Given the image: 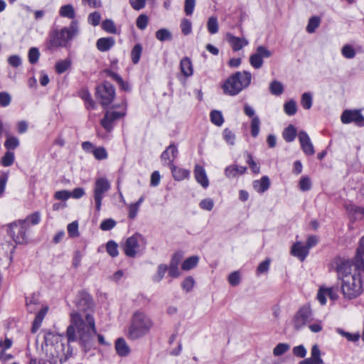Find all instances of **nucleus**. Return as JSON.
Segmentation results:
<instances>
[{
    "label": "nucleus",
    "mask_w": 364,
    "mask_h": 364,
    "mask_svg": "<svg viewBox=\"0 0 364 364\" xmlns=\"http://www.w3.org/2000/svg\"><path fill=\"white\" fill-rule=\"evenodd\" d=\"M338 279L342 281L343 296L352 299L363 291L361 275L364 274V236L358 242L353 261L338 257L334 261Z\"/></svg>",
    "instance_id": "nucleus-1"
},
{
    "label": "nucleus",
    "mask_w": 364,
    "mask_h": 364,
    "mask_svg": "<svg viewBox=\"0 0 364 364\" xmlns=\"http://www.w3.org/2000/svg\"><path fill=\"white\" fill-rule=\"evenodd\" d=\"M66 336L68 343L78 340L85 350L90 349L95 336L100 345H109L102 335L97 334L94 317L89 313L85 314V319L76 311L70 313V324L67 328Z\"/></svg>",
    "instance_id": "nucleus-2"
},
{
    "label": "nucleus",
    "mask_w": 364,
    "mask_h": 364,
    "mask_svg": "<svg viewBox=\"0 0 364 364\" xmlns=\"http://www.w3.org/2000/svg\"><path fill=\"white\" fill-rule=\"evenodd\" d=\"M45 345L43 349L45 350L47 358L56 364L58 362L63 363L72 355L73 350L70 346L65 345L60 336L48 332L44 336Z\"/></svg>",
    "instance_id": "nucleus-3"
},
{
    "label": "nucleus",
    "mask_w": 364,
    "mask_h": 364,
    "mask_svg": "<svg viewBox=\"0 0 364 364\" xmlns=\"http://www.w3.org/2000/svg\"><path fill=\"white\" fill-rule=\"evenodd\" d=\"M153 326V321L148 314L137 311L132 316L127 337L133 341L141 338L149 333Z\"/></svg>",
    "instance_id": "nucleus-4"
},
{
    "label": "nucleus",
    "mask_w": 364,
    "mask_h": 364,
    "mask_svg": "<svg viewBox=\"0 0 364 364\" xmlns=\"http://www.w3.org/2000/svg\"><path fill=\"white\" fill-rule=\"evenodd\" d=\"M252 80V75L250 72H237L229 77L223 85L225 94L234 96L247 87Z\"/></svg>",
    "instance_id": "nucleus-5"
},
{
    "label": "nucleus",
    "mask_w": 364,
    "mask_h": 364,
    "mask_svg": "<svg viewBox=\"0 0 364 364\" xmlns=\"http://www.w3.org/2000/svg\"><path fill=\"white\" fill-rule=\"evenodd\" d=\"M78 33V26L76 21H72L68 27L60 30H54L50 33L49 43L51 47H68L69 42Z\"/></svg>",
    "instance_id": "nucleus-6"
},
{
    "label": "nucleus",
    "mask_w": 364,
    "mask_h": 364,
    "mask_svg": "<svg viewBox=\"0 0 364 364\" xmlns=\"http://www.w3.org/2000/svg\"><path fill=\"white\" fill-rule=\"evenodd\" d=\"M110 188L111 184L107 178L105 177L96 178L93 188V199L95 201V209L97 212L100 211L102 199Z\"/></svg>",
    "instance_id": "nucleus-7"
},
{
    "label": "nucleus",
    "mask_w": 364,
    "mask_h": 364,
    "mask_svg": "<svg viewBox=\"0 0 364 364\" xmlns=\"http://www.w3.org/2000/svg\"><path fill=\"white\" fill-rule=\"evenodd\" d=\"M27 221L19 220L10 225L8 233L16 243L23 244L27 241Z\"/></svg>",
    "instance_id": "nucleus-8"
},
{
    "label": "nucleus",
    "mask_w": 364,
    "mask_h": 364,
    "mask_svg": "<svg viewBox=\"0 0 364 364\" xmlns=\"http://www.w3.org/2000/svg\"><path fill=\"white\" fill-rule=\"evenodd\" d=\"M96 95L97 97L100 99V103L102 106H107L114 99V87L110 82H104L102 85L97 86Z\"/></svg>",
    "instance_id": "nucleus-9"
},
{
    "label": "nucleus",
    "mask_w": 364,
    "mask_h": 364,
    "mask_svg": "<svg viewBox=\"0 0 364 364\" xmlns=\"http://www.w3.org/2000/svg\"><path fill=\"white\" fill-rule=\"evenodd\" d=\"M122 105L124 107V111H107L104 117L101 119L100 124L107 132H111L114 128L115 122L126 115L127 102L124 101Z\"/></svg>",
    "instance_id": "nucleus-10"
},
{
    "label": "nucleus",
    "mask_w": 364,
    "mask_h": 364,
    "mask_svg": "<svg viewBox=\"0 0 364 364\" xmlns=\"http://www.w3.org/2000/svg\"><path fill=\"white\" fill-rule=\"evenodd\" d=\"M311 320L312 312L310 307L306 306H302L294 316V326L295 329L299 330Z\"/></svg>",
    "instance_id": "nucleus-11"
},
{
    "label": "nucleus",
    "mask_w": 364,
    "mask_h": 364,
    "mask_svg": "<svg viewBox=\"0 0 364 364\" xmlns=\"http://www.w3.org/2000/svg\"><path fill=\"white\" fill-rule=\"evenodd\" d=\"M272 56V52L266 47L260 46L256 49V53L250 58V65L255 69L260 68L263 65V58H267Z\"/></svg>",
    "instance_id": "nucleus-12"
},
{
    "label": "nucleus",
    "mask_w": 364,
    "mask_h": 364,
    "mask_svg": "<svg viewBox=\"0 0 364 364\" xmlns=\"http://www.w3.org/2000/svg\"><path fill=\"white\" fill-rule=\"evenodd\" d=\"M75 304L79 311L87 312L93 307L90 295L86 291H80L75 299Z\"/></svg>",
    "instance_id": "nucleus-13"
},
{
    "label": "nucleus",
    "mask_w": 364,
    "mask_h": 364,
    "mask_svg": "<svg viewBox=\"0 0 364 364\" xmlns=\"http://www.w3.org/2000/svg\"><path fill=\"white\" fill-rule=\"evenodd\" d=\"M341 119L343 124L353 122L358 127L364 126V117L359 110H345L341 114Z\"/></svg>",
    "instance_id": "nucleus-14"
},
{
    "label": "nucleus",
    "mask_w": 364,
    "mask_h": 364,
    "mask_svg": "<svg viewBox=\"0 0 364 364\" xmlns=\"http://www.w3.org/2000/svg\"><path fill=\"white\" fill-rule=\"evenodd\" d=\"M337 291V287H321L317 293V299L321 305H325L326 304V296H328L332 301H336L338 299Z\"/></svg>",
    "instance_id": "nucleus-15"
},
{
    "label": "nucleus",
    "mask_w": 364,
    "mask_h": 364,
    "mask_svg": "<svg viewBox=\"0 0 364 364\" xmlns=\"http://www.w3.org/2000/svg\"><path fill=\"white\" fill-rule=\"evenodd\" d=\"M141 237L140 235L135 234L127 239L124 246V251L127 256L130 257L136 256L139 247V239Z\"/></svg>",
    "instance_id": "nucleus-16"
},
{
    "label": "nucleus",
    "mask_w": 364,
    "mask_h": 364,
    "mask_svg": "<svg viewBox=\"0 0 364 364\" xmlns=\"http://www.w3.org/2000/svg\"><path fill=\"white\" fill-rule=\"evenodd\" d=\"M298 138L304 153L307 156L314 155L315 150L308 134L304 131H300L298 134Z\"/></svg>",
    "instance_id": "nucleus-17"
},
{
    "label": "nucleus",
    "mask_w": 364,
    "mask_h": 364,
    "mask_svg": "<svg viewBox=\"0 0 364 364\" xmlns=\"http://www.w3.org/2000/svg\"><path fill=\"white\" fill-rule=\"evenodd\" d=\"M226 40L234 51H238L248 45V41L246 38L236 37L230 33L226 34Z\"/></svg>",
    "instance_id": "nucleus-18"
},
{
    "label": "nucleus",
    "mask_w": 364,
    "mask_h": 364,
    "mask_svg": "<svg viewBox=\"0 0 364 364\" xmlns=\"http://www.w3.org/2000/svg\"><path fill=\"white\" fill-rule=\"evenodd\" d=\"M194 176L196 181L200 184L204 188L209 186V181L204 168L196 164L194 168Z\"/></svg>",
    "instance_id": "nucleus-19"
},
{
    "label": "nucleus",
    "mask_w": 364,
    "mask_h": 364,
    "mask_svg": "<svg viewBox=\"0 0 364 364\" xmlns=\"http://www.w3.org/2000/svg\"><path fill=\"white\" fill-rule=\"evenodd\" d=\"M178 149L174 144L169 145L161 154V160L169 166L170 161L173 164L174 159L177 157Z\"/></svg>",
    "instance_id": "nucleus-20"
},
{
    "label": "nucleus",
    "mask_w": 364,
    "mask_h": 364,
    "mask_svg": "<svg viewBox=\"0 0 364 364\" xmlns=\"http://www.w3.org/2000/svg\"><path fill=\"white\" fill-rule=\"evenodd\" d=\"M169 167L171 170L173 177L176 181H182L188 178L190 176V171L188 170L176 166L172 164L171 161H170Z\"/></svg>",
    "instance_id": "nucleus-21"
},
{
    "label": "nucleus",
    "mask_w": 364,
    "mask_h": 364,
    "mask_svg": "<svg viewBox=\"0 0 364 364\" xmlns=\"http://www.w3.org/2000/svg\"><path fill=\"white\" fill-rule=\"evenodd\" d=\"M291 254L298 257L301 261H304L309 254V250L306 246L302 245L301 242H296L292 246Z\"/></svg>",
    "instance_id": "nucleus-22"
},
{
    "label": "nucleus",
    "mask_w": 364,
    "mask_h": 364,
    "mask_svg": "<svg viewBox=\"0 0 364 364\" xmlns=\"http://www.w3.org/2000/svg\"><path fill=\"white\" fill-rule=\"evenodd\" d=\"M115 350L121 357H126L130 353V348L123 338H119L115 341Z\"/></svg>",
    "instance_id": "nucleus-23"
},
{
    "label": "nucleus",
    "mask_w": 364,
    "mask_h": 364,
    "mask_svg": "<svg viewBox=\"0 0 364 364\" xmlns=\"http://www.w3.org/2000/svg\"><path fill=\"white\" fill-rule=\"evenodd\" d=\"M115 43V41L112 37L100 38L97 41L96 46L101 52L109 50Z\"/></svg>",
    "instance_id": "nucleus-24"
},
{
    "label": "nucleus",
    "mask_w": 364,
    "mask_h": 364,
    "mask_svg": "<svg viewBox=\"0 0 364 364\" xmlns=\"http://www.w3.org/2000/svg\"><path fill=\"white\" fill-rule=\"evenodd\" d=\"M247 168L237 165H230L225 168V175L228 178H234L245 173Z\"/></svg>",
    "instance_id": "nucleus-25"
},
{
    "label": "nucleus",
    "mask_w": 364,
    "mask_h": 364,
    "mask_svg": "<svg viewBox=\"0 0 364 364\" xmlns=\"http://www.w3.org/2000/svg\"><path fill=\"white\" fill-rule=\"evenodd\" d=\"M180 69L182 74L186 77L193 75V65L191 59L188 57H185L181 59L180 62Z\"/></svg>",
    "instance_id": "nucleus-26"
},
{
    "label": "nucleus",
    "mask_w": 364,
    "mask_h": 364,
    "mask_svg": "<svg viewBox=\"0 0 364 364\" xmlns=\"http://www.w3.org/2000/svg\"><path fill=\"white\" fill-rule=\"evenodd\" d=\"M270 186V181L267 176H262L260 180L255 181L253 188L257 193H264Z\"/></svg>",
    "instance_id": "nucleus-27"
},
{
    "label": "nucleus",
    "mask_w": 364,
    "mask_h": 364,
    "mask_svg": "<svg viewBox=\"0 0 364 364\" xmlns=\"http://www.w3.org/2000/svg\"><path fill=\"white\" fill-rule=\"evenodd\" d=\"M346 210L349 215L355 220L361 219L364 215V208L355 205L349 204L346 205Z\"/></svg>",
    "instance_id": "nucleus-28"
},
{
    "label": "nucleus",
    "mask_w": 364,
    "mask_h": 364,
    "mask_svg": "<svg viewBox=\"0 0 364 364\" xmlns=\"http://www.w3.org/2000/svg\"><path fill=\"white\" fill-rule=\"evenodd\" d=\"M48 311L47 306L43 307L36 314V318L33 322L32 332L36 333V331L40 328L41 323Z\"/></svg>",
    "instance_id": "nucleus-29"
},
{
    "label": "nucleus",
    "mask_w": 364,
    "mask_h": 364,
    "mask_svg": "<svg viewBox=\"0 0 364 364\" xmlns=\"http://www.w3.org/2000/svg\"><path fill=\"white\" fill-rule=\"evenodd\" d=\"M59 14L60 16L69 19H73L75 17V11L72 4L62 6L59 10Z\"/></svg>",
    "instance_id": "nucleus-30"
},
{
    "label": "nucleus",
    "mask_w": 364,
    "mask_h": 364,
    "mask_svg": "<svg viewBox=\"0 0 364 364\" xmlns=\"http://www.w3.org/2000/svg\"><path fill=\"white\" fill-rule=\"evenodd\" d=\"M26 304L27 306L28 311L30 313H33L36 310V306H38L40 304L38 294H33L30 296L26 298Z\"/></svg>",
    "instance_id": "nucleus-31"
},
{
    "label": "nucleus",
    "mask_w": 364,
    "mask_h": 364,
    "mask_svg": "<svg viewBox=\"0 0 364 364\" xmlns=\"http://www.w3.org/2000/svg\"><path fill=\"white\" fill-rule=\"evenodd\" d=\"M283 138L287 142L293 141L296 136V129L292 124H289L284 129L282 133Z\"/></svg>",
    "instance_id": "nucleus-32"
},
{
    "label": "nucleus",
    "mask_w": 364,
    "mask_h": 364,
    "mask_svg": "<svg viewBox=\"0 0 364 364\" xmlns=\"http://www.w3.org/2000/svg\"><path fill=\"white\" fill-rule=\"evenodd\" d=\"M207 29L209 33L215 34L219 31V24L218 18L215 16H212L208 18L207 21Z\"/></svg>",
    "instance_id": "nucleus-33"
},
{
    "label": "nucleus",
    "mask_w": 364,
    "mask_h": 364,
    "mask_svg": "<svg viewBox=\"0 0 364 364\" xmlns=\"http://www.w3.org/2000/svg\"><path fill=\"white\" fill-rule=\"evenodd\" d=\"M210 121L218 127L222 126L224 122V118L222 112L218 110H213L210 114Z\"/></svg>",
    "instance_id": "nucleus-34"
},
{
    "label": "nucleus",
    "mask_w": 364,
    "mask_h": 364,
    "mask_svg": "<svg viewBox=\"0 0 364 364\" xmlns=\"http://www.w3.org/2000/svg\"><path fill=\"white\" fill-rule=\"evenodd\" d=\"M199 258L197 256H192L183 261L181 265V268L183 270H190L195 267L198 262Z\"/></svg>",
    "instance_id": "nucleus-35"
},
{
    "label": "nucleus",
    "mask_w": 364,
    "mask_h": 364,
    "mask_svg": "<svg viewBox=\"0 0 364 364\" xmlns=\"http://www.w3.org/2000/svg\"><path fill=\"white\" fill-rule=\"evenodd\" d=\"M284 111L289 116L294 115L297 112L296 102L294 100L285 102L284 105Z\"/></svg>",
    "instance_id": "nucleus-36"
},
{
    "label": "nucleus",
    "mask_w": 364,
    "mask_h": 364,
    "mask_svg": "<svg viewBox=\"0 0 364 364\" xmlns=\"http://www.w3.org/2000/svg\"><path fill=\"white\" fill-rule=\"evenodd\" d=\"M269 91L272 95L279 96L284 92L283 85L277 80H274L269 85Z\"/></svg>",
    "instance_id": "nucleus-37"
},
{
    "label": "nucleus",
    "mask_w": 364,
    "mask_h": 364,
    "mask_svg": "<svg viewBox=\"0 0 364 364\" xmlns=\"http://www.w3.org/2000/svg\"><path fill=\"white\" fill-rule=\"evenodd\" d=\"M321 19L318 16H313L309 18L308 25L306 26V31L309 33H314L316 29L319 26Z\"/></svg>",
    "instance_id": "nucleus-38"
},
{
    "label": "nucleus",
    "mask_w": 364,
    "mask_h": 364,
    "mask_svg": "<svg viewBox=\"0 0 364 364\" xmlns=\"http://www.w3.org/2000/svg\"><path fill=\"white\" fill-rule=\"evenodd\" d=\"M156 38L160 41H171V33L166 28H161L156 32Z\"/></svg>",
    "instance_id": "nucleus-39"
},
{
    "label": "nucleus",
    "mask_w": 364,
    "mask_h": 364,
    "mask_svg": "<svg viewBox=\"0 0 364 364\" xmlns=\"http://www.w3.org/2000/svg\"><path fill=\"white\" fill-rule=\"evenodd\" d=\"M71 65V60L68 58L60 60L55 64V70L58 73L62 74L65 72Z\"/></svg>",
    "instance_id": "nucleus-40"
},
{
    "label": "nucleus",
    "mask_w": 364,
    "mask_h": 364,
    "mask_svg": "<svg viewBox=\"0 0 364 364\" xmlns=\"http://www.w3.org/2000/svg\"><path fill=\"white\" fill-rule=\"evenodd\" d=\"M142 53V46L140 44H136L132 48L131 53L132 61L134 64L139 63Z\"/></svg>",
    "instance_id": "nucleus-41"
},
{
    "label": "nucleus",
    "mask_w": 364,
    "mask_h": 364,
    "mask_svg": "<svg viewBox=\"0 0 364 364\" xmlns=\"http://www.w3.org/2000/svg\"><path fill=\"white\" fill-rule=\"evenodd\" d=\"M260 119L257 116L254 117L251 120L250 128L251 135L257 137L259 132Z\"/></svg>",
    "instance_id": "nucleus-42"
},
{
    "label": "nucleus",
    "mask_w": 364,
    "mask_h": 364,
    "mask_svg": "<svg viewBox=\"0 0 364 364\" xmlns=\"http://www.w3.org/2000/svg\"><path fill=\"white\" fill-rule=\"evenodd\" d=\"M312 96L309 92H304L301 99V105L305 109H309L312 106Z\"/></svg>",
    "instance_id": "nucleus-43"
},
{
    "label": "nucleus",
    "mask_w": 364,
    "mask_h": 364,
    "mask_svg": "<svg viewBox=\"0 0 364 364\" xmlns=\"http://www.w3.org/2000/svg\"><path fill=\"white\" fill-rule=\"evenodd\" d=\"M341 53L347 59L353 58L356 54L354 48L349 44H346L342 48Z\"/></svg>",
    "instance_id": "nucleus-44"
},
{
    "label": "nucleus",
    "mask_w": 364,
    "mask_h": 364,
    "mask_svg": "<svg viewBox=\"0 0 364 364\" xmlns=\"http://www.w3.org/2000/svg\"><path fill=\"white\" fill-rule=\"evenodd\" d=\"M102 28L104 31L109 33H117V28L114 23L111 19H106L102 23Z\"/></svg>",
    "instance_id": "nucleus-45"
},
{
    "label": "nucleus",
    "mask_w": 364,
    "mask_h": 364,
    "mask_svg": "<svg viewBox=\"0 0 364 364\" xmlns=\"http://www.w3.org/2000/svg\"><path fill=\"white\" fill-rule=\"evenodd\" d=\"M290 348L287 343H280L277 344L273 350V353L275 356H279L285 353Z\"/></svg>",
    "instance_id": "nucleus-46"
},
{
    "label": "nucleus",
    "mask_w": 364,
    "mask_h": 364,
    "mask_svg": "<svg viewBox=\"0 0 364 364\" xmlns=\"http://www.w3.org/2000/svg\"><path fill=\"white\" fill-rule=\"evenodd\" d=\"M92 154L97 160H104L108 156L106 149L102 146L95 147V149H93Z\"/></svg>",
    "instance_id": "nucleus-47"
},
{
    "label": "nucleus",
    "mask_w": 364,
    "mask_h": 364,
    "mask_svg": "<svg viewBox=\"0 0 364 364\" xmlns=\"http://www.w3.org/2000/svg\"><path fill=\"white\" fill-rule=\"evenodd\" d=\"M311 358L317 364H323V360L321 358V352L317 345L313 346L311 352Z\"/></svg>",
    "instance_id": "nucleus-48"
},
{
    "label": "nucleus",
    "mask_w": 364,
    "mask_h": 364,
    "mask_svg": "<svg viewBox=\"0 0 364 364\" xmlns=\"http://www.w3.org/2000/svg\"><path fill=\"white\" fill-rule=\"evenodd\" d=\"M13 344V341L11 339L9 338H6L4 340H0V359H3V356L4 355V352L9 349Z\"/></svg>",
    "instance_id": "nucleus-49"
},
{
    "label": "nucleus",
    "mask_w": 364,
    "mask_h": 364,
    "mask_svg": "<svg viewBox=\"0 0 364 364\" xmlns=\"http://www.w3.org/2000/svg\"><path fill=\"white\" fill-rule=\"evenodd\" d=\"M223 136L225 141L230 145L235 144V134L228 128H225L223 132Z\"/></svg>",
    "instance_id": "nucleus-50"
},
{
    "label": "nucleus",
    "mask_w": 364,
    "mask_h": 364,
    "mask_svg": "<svg viewBox=\"0 0 364 364\" xmlns=\"http://www.w3.org/2000/svg\"><path fill=\"white\" fill-rule=\"evenodd\" d=\"M107 253L112 257H117L119 254L118 252V245L117 244L110 240L107 243Z\"/></svg>",
    "instance_id": "nucleus-51"
},
{
    "label": "nucleus",
    "mask_w": 364,
    "mask_h": 364,
    "mask_svg": "<svg viewBox=\"0 0 364 364\" xmlns=\"http://www.w3.org/2000/svg\"><path fill=\"white\" fill-rule=\"evenodd\" d=\"M14 161V154L11 151L5 153L4 156L1 158V165L8 167L13 164Z\"/></svg>",
    "instance_id": "nucleus-52"
},
{
    "label": "nucleus",
    "mask_w": 364,
    "mask_h": 364,
    "mask_svg": "<svg viewBox=\"0 0 364 364\" xmlns=\"http://www.w3.org/2000/svg\"><path fill=\"white\" fill-rule=\"evenodd\" d=\"M149 22V18L145 14H141L138 16L136 24L139 29L140 30H144L148 24Z\"/></svg>",
    "instance_id": "nucleus-53"
},
{
    "label": "nucleus",
    "mask_w": 364,
    "mask_h": 364,
    "mask_svg": "<svg viewBox=\"0 0 364 364\" xmlns=\"http://www.w3.org/2000/svg\"><path fill=\"white\" fill-rule=\"evenodd\" d=\"M40 53L37 48H31L28 51V60L31 64H35L38 61Z\"/></svg>",
    "instance_id": "nucleus-54"
},
{
    "label": "nucleus",
    "mask_w": 364,
    "mask_h": 364,
    "mask_svg": "<svg viewBox=\"0 0 364 364\" xmlns=\"http://www.w3.org/2000/svg\"><path fill=\"white\" fill-rule=\"evenodd\" d=\"M88 22L93 26H98L100 23L101 15L99 12L95 11L89 14Z\"/></svg>",
    "instance_id": "nucleus-55"
},
{
    "label": "nucleus",
    "mask_w": 364,
    "mask_h": 364,
    "mask_svg": "<svg viewBox=\"0 0 364 364\" xmlns=\"http://www.w3.org/2000/svg\"><path fill=\"white\" fill-rule=\"evenodd\" d=\"M181 31L184 35H188L192 31V24L190 20L183 18L181 23Z\"/></svg>",
    "instance_id": "nucleus-56"
},
{
    "label": "nucleus",
    "mask_w": 364,
    "mask_h": 364,
    "mask_svg": "<svg viewBox=\"0 0 364 364\" xmlns=\"http://www.w3.org/2000/svg\"><path fill=\"white\" fill-rule=\"evenodd\" d=\"M82 98L84 100V101L85 102V106H86L87 109H90L95 108V103L92 100V99L91 97V95L88 92H87V91L83 92L82 94Z\"/></svg>",
    "instance_id": "nucleus-57"
},
{
    "label": "nucleus",
    "mask_w": 364,
    "mask_h": 364,
    "mask_svg": "<svg viewBox=\"0 0 364 364\" xmlns=\"http://www.w3.org/2000/svg\"><path fill=\"white\" fill-rule=\"evenodd\" d=\"M18 145L19 141L16 137L14 136L9 137L4 143L5 147L9 150L15 149L16 147L18 146Z\"/></svg>",
    "instance_id": "nucleus-58"
},
{
    "label": "nucleus",
    "mask_w": 364,
    "mask_h": 364,
    "mask_svg": "<svg viewBox=\"0 0 364 364\" xmlns=\"http://www.w3.org/2000/svg\"><path fill=\"white\" fill-rule=\"evenodd\" d=\"M11 102V96L7 92H0V106L1 107H7L10 105Z\"/></svg>",
    "instance_id": "nucleus-59"
},
{
    "label": "nucleus",
    "mask_w": 364,
    "mask_h": 364,
    "mask_svg": "<svg viewBox=\"0 0 364 364\" xmlns=\"http://www.w3.org/2000/svg\"><path fill=\"white\" fill-rule=\"evenodd\" d=\"M228 280L230 285L233 287L237 286L240 282V274L239 272L235 271L230 274Z\"/></svg>",
    "instance_id": "nucleus-60"
},
{
    "label": "nucleus",
    "mask_w": 364,
    "mask_h": 364,
    "mask_svg": "<svg viewBox=\"0 0 364 364\" xmlns=\"http://www.w3.org/2000/svg\"><path fill=\"white\" fill-rule=\"evenodd\" d=\"M68 232L72 237H75L79 235L78 223L77 221H74L68 225Z\"/></svg>",
    "instance_id": "nucleus-61"
},
{
    "label": "nucleus",
    "mask_w": 364,
    "mask_h": 364,
    "mask_svg": "<svg viewBox=\"0 0 364 364\" xmlns=\"http://www.w3.org/2000/svg\"><path fill=\"white\" fill-rule=\"evenodd\" d=\"M195 284V281L192 277H186L182 282L181 287L183 289L188 292L192 290Z\"/></svg>",
    "instance_id": "nucleus-62"
},
{
    "label": "nucleus",
    "mask_w": 364,
    "mask_h": 364,
    "mask_svg": "<svg viewBox=\"0 0 364 364\" xmlns=\"http://www.w3.org/2000/svg\"><path fill=\"white\" fill-rule=\"evenodd\" d=\"M196 6V0H185L184 11L186 15L193 14Z\"/></svg>",
    "instance_id": "nucleus-63"
},
{
    "label": "nucleus",
    "mask_w": 364,
    "mask_h": 364,
    "mask_svg": "<svg viewBox=\"0 0 364 364\" xmlns=\"http://www.w3.org/2000/svg\"><path fill=\"white\" fill-rule=\"evenodd\" d=\"M8 63L14 67L18 68L22 64L21 58L18 55H12L8 58Z\"/></svg>",
    "instance_id": "nucleus-64"
}]
</instances>
